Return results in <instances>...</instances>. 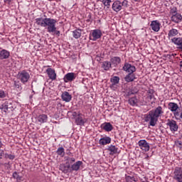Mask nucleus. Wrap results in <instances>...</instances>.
<instances>
[{
    "instance_id": "2f4dec72",
    "label": "nucleus",
    "mask_w": 182,
    "mask_h": 182,
    "mask_svg": "<svg viewBox=\"0 0 182 182\" xmlns=\"http://www.w3.org/2000/svg\"><path fill=\"white\" fill-rule=\"evenodd\" d=\"M73 36L75 39H79V38H80V36H82V31L79 30V29L78 30H75L73 32Z\"/></svg>"
},
{
    "instance_id": "cd10ccee",
    "label": "nucleus",
    "mask_w": 182,
    "mask_h": 182,
    "mask_svg": "<svg viewBox=\"0 0 182 182\" xmlns=\"http://www.w3.org/2000/svg\"><path fill=\"white\" fill-rule=\"evenodd\" d=\"M101 67L104 70H109L112 68V63L110 61H103Z\"/></svg>"
},
{
    "instance_id": "0eeeda50",
    "label": "nucleus",
    "mask_w": 182,
    "mask_h": 182,
    "mask_svg": "<svg viewBox=\"0 0 182 182\" xmlns=\"http://www.w3.org/2000/svg\"><path fill=\"white\" fill-rule=\"evenodd\" d=\"M122 69L124 72H127V73H134L136 71V67L129 63H125Z\"/></svg>"
},
{
    "instance_id": "c85d7f7f",
    "label": "nucleus",
    "mask_w": 182,
    "mask_h": 182,
    "mask_svg": "<svg viewBox=\"0 0 182 182\" xmlns=\"http://www.w3.org/2000/svg\"><path fill=\"white\" fill-rule=\"evenodd\" d=\"M108 151H109V154L113 156V154H117L118 149L114 145H110L107 148Z\"/></svg>"
},
{
    "instance_id": "412c9836",
    "label": "nucleus",
    "mask_w": 182,
    "mask_h": 182,
    "mask_svg": "<svg viewBox=\"0 0 182 182\" xmlns=\"http://www.w3.org/2000/svg\"><path fill=\"white\" fill-rule=\"evenodd\" d=\"M61 97L63 102H69L72 100V95L66 91L63 92Z\"/></svg>"
},
{
    "instance_id": "6e6552de",
    "label": "nucleus",
    "mask_w": 182,
    "mask_h": 182,
    "mask_svg": "<svg viewBox=\"0 0 182 182\" xmlns=\"http://www.w3.org/2000/svg\"><path fill=\"white\" fill-rule=\"evenodd\" d=\"M138 146L144 151H149V150H150V145L149 144V143H147V141L144 139L139 141Z\"/></svg>"
},
{
    "instance_id": "473e14b6",
    "label": "nucleus",
    "mask_w": 182,
    "mask_h": 182,
    "mask_svg": "<svg viewBox=\"0 0 182 182\" xmlns=\"http://www.w3.org/2000/svg\"><path fill=\"white\" fill-rule=\"evenodd\" d=\"M65 160L66 161L65 164H69L70 166V164H73V163L76 161V159L75 158L70 156H65Z\"/></svg>"
},
{
    "instance_id": "58836bf2",
    "label": "nucleus",
    "mask_w": 182,
    "mask_h": 182,
    "mask_svg": "<svg viewBox=\"0 0 182 182\" xmlns=\"http://www.w3.org/2000/svg\"><path fill=\"white\" fill-rule=\"evenodd\" d=\"M5 159H9V160H14L15 159V155L11 154H5Z\"/></svg>"
},
{
    "instance_id": "2eb2a0df",
    "label": "nucleus",
    "mask_w": 182,
    "mask_h": 182,
    "mask_svg": "<svg viewBox=\"0 0 182 182\" xmlns=\"http://www.w3.org/2000/svg\"><path fill=\"white\" fill-rule=\"evenodd\" d=\"M171 21L175 22V23H180V22L182 21L181 14L177 12H173L171 16Z\"/></svg>"
},
{
    "instance_id": "a19ab883",
    "label": "nucleus",
    "mask_w": 182,
    "mask_h": 182,
    "mask_svg": "<svg viewBox=\"0 0 182 182\" xmlns=\"http://www.w3.org/2000/svg\"><path fill=\"white\" fill-rule=\"evenodd\" d=\"M13 178H16V180H17V181H19L21 179V176H19V174H18L16 172H14L13 173Z\"/></svg>"
},
{
    "instance_id": "f8f14e48",
    "label": "nucleus",
    "mask_w": 182,
    "mask_h": 182,
    "mask_svg": "<svg viewBox=\"0 0 182 182\" xmlns=\"http://www.w3.org/2000/svg\"><path fill=\"white\" fill-rule=\"evenodd\" d=\"M87 122L86 118L82 117V114L80 112L78 113L77 117L75 118V123L77 126H85V123Z\"/></svg>"
},
{
    "instance_id": "09e8293b",
    "label": "nucleus",
    "mask_w": 182,
    "mask_h": 182,
    "mask_svg": "<svg viewBox=\"0 0 182 182\" xmlns=\"http://www.w3.org/2000/svg\"><path fill=\"white\" fill-rule=\"evenodd\" d=\"M56 35H60V31L55 30Z\"/></svg>"
},
{
    "instance_id": "79ce46f5",
    "label": "nucleus",
    "mask_w": 182,
    "mask_h": 182,
    "mask_svg": "<svg viewBox=\"0 0 182 182\" xmlns=\"http://www.w3.org/2000/svg\"><path fill=\"white\" fill-rule=\"evenodd\" d=\"M6 93L4 90H0V99H5Z\"/></svg>"
},
{
    "instance_id": "8fccbe9b",
    "label": "nucleus",
    "mask_w": 182,
    "mask_h": 182,
    "mask_svg": "<svg viewBox=\"0 0 182 182\" xmlns=\"http://www.w3.org/2000/svg\"><path fill=\"white\" fill-rule=\"evenodd\" d=\"M129 95H134V92L131 91V92H129Z\"/></svg>"
},
{
    "instance_id": "4be33fe9",
    "label": "nucleus",
    "mask_w": 182,
    "mask_h": 182,
    "mask_svg": "<svg viewBox=\"0 0 182 182\" xmlns=\"http://www.w3.org/2000/svg\"><path fill=\"white\" fill-rule=\"evenodd\" d=\"M83 163L81 161H77L70 166L71 171H77Z\"/></svg>"
},
{
    "instance_id": "1a4fd4ad",
    "label": "nucleus",
    "mask_w": 182,
    "mask_h": 182,
    "mask_svg": "<svg viewBox=\"0 0 182 182\" xmlns=\"http://www.w3.org/2000/svg\"><path fill=\"white\" fill-rule=\"evenodd\" d=\"M76 79V74L75 73H68L63 77L65 83H68V82H73Z\"/></svg>"
},
{
    "instance_id": "20e7f679",
    "label": "nucleus",
    "mask_w": 182,
    "mask_h": 182,
    "mask_svg": "<svg viewBox=\"0 0 182 182\" xmlns=\"http://www.w3.org/2000/svg\"><path fill=\"white\" fill-rule=\"evenodd\" d=\"M17 76L18 79H19L23 85L28 83L29 79H31V75H29V73L26 72V70H23L18 73Z\"/></svg>"
},
{
    "instance_id": "bb28decb",
    "label": "nucleus",
    "mask_w": 182,
    "mask_h": 182,
    "mask_svg": "<svg viewBox=\"0 0 182 182\" xmlns=\"http://www.w3.org/2000/svg\"><path fill=\"white\" fill-rule=\"evenodd\" d=\"M177 35H178V30L172 28L168 33V39H171V38H174V36H177Z\"/></svg>"
},
{
    "instance_id": "9b49d317",
    "label": "nucleus",
    "mask_w": 182,
    "mask_h": 182,
    "mask_svg": "<svg viewBox=\"0 0 182 182\" xmlns=\"http://www.w3.org/2000/svg\"><path fill=\"white\" fill-rule=\"evenodd\" d=\"M11 105H12V101L7 100L0 106V109L4 112V113H6L9 109H14L13 107H9Z\"/></svg>"
},
{
    "instance_id": "ddd939ff",
    "label": "nucleus",
    "mask_w": 182,
    "mask_h": 182,
    "mask_svg": "<svg viewBox=\"0 0 182 182\" xmlns=\"http://www.w3.org/2000/svg\"><path fill=\"white\" fill-rule=\"evenodd\" d=\"M102 31L99 29L93 30L92 32V38H90L91 41H97V39H100L102 38Z\"/></svg>"
},
{
    "instance_id": "a18cd8bd",
    "label": "nucleus",
    "mask_w": 182,
    "mask_h": 182,
    "mask_svg": "<svg viewBox=\"0 0 182 182\" xmlns=\"http://www.w3.org/2000/svg\"><path fill=\"white\" fill-rule=\"evenodd\" d=\"M79 114V113L76 112H73V116L74 118L76 119V117H77V115Z\"/></svg>"
},
{
    "instance_id": "423d86ee",
    "label": "nucleus",
    "mask_w": 182,
    "mask_h": 182,
    "mask_svg": "<svg viewBox=\"0 0 182 182\" xmlns=\"http://www.w3.org/2000/svg\"><path fill=\"white\" fill-rule=\"evenodd\" d=\"M166 126L169 127V129L172 133H174L178 130V125L177 124V122L173 119H168Z\"/></svg>"
},
{
    "instance_id": "5701e85b",
    "label": "nucleus",
    "mask_w": 182,
    "mask_h": 182,
    "mask_svg": "<svg viewBox=\"0 0 182 182\" xmlns=\"http://www.w3.org/2000/svg\"><path fill=\"white\" fill-rule=\"evenodd\" d=\"M37 121L38 123L43 124L48 122V115L45 114H40L37 117Z\"/></svg>"
},
{
    "instance_id": "e433bc0d",
    "label": "nucleus",
    "mask_w": 182,
    "mask_h": 182,
    "mask_svg": "<svg viewBox=\"0 0 182 182\" xmlns=\"http://www.w3.org/2000/svg\"><path fill=\"white\" fill-rule=\"evenodd\" d=\"M14 87L18 90H22V85L19 81H14Z\"/></svg>"
},
{
    "instance_id": "5fc2aeb1",
    "label": "nucleus",
    "mask_w": 182,
    "mask_h": 182,
    "mask_svg": "<svg viewBox=\"0 0 182 182\" xmlns=\"http://www.w3.org/2000/svg\"><path fill=\"white\" fill-rule=\"evenodd\" d=\"M136 2L139 1V0H134Z\"/></svg>"
},
{
    "instance_id": "39448f33",
    "label": "nucleus",
    "mask_w": 182,
    "mask_h": 182,
    "mask_svg": "<svg viewBox=\"0 0 182 182\" xmlns=\"http://www.w3.org/2000/svg\"><path fill=\"white\" fill-rule=\"evenodd\" d=\"M173 180L177 182H182V168L176 166L173 170Z\"/></svg>"
},
{
    "instance_id": "ea45409f",
    "label": "nucleus",
    "mask_w": 182,
    "mask_h": 182,
    "mask_svg": "<svg viewBox=\"0 0 182 182\" xmlns=\"http://www.w3.org/2000/svg\"><path fill=\"white\" fill-rule=\"evenodd\" d=\"M101 2H102L105 6H110V4L112 3L109 0H102Z\"/></svg>"
},
{
    "instance_id": "6ab92c4d",
    "label": "nucleus",
    "mask_w": 182,
    "mask_h": 182,
    "mask_svg": "<svg viewBox=\"0 0 182 182\" xmlns=\"http://www.w3.org/2000/svg\"><path fill=\"white\" fill-rule=\"evenodd\" d=\"M60 170L65 174H67V173H72V170L70 169V164H61L60 166Z\"/></svg>"
},
{
    "instance_id": "4d7b16f0",
    "label": "nucleus",
    "mask_w": 182,
    "mask_h": 182,
    "mask_svg": "<svg viewBox=\"0 0 182 182\" xmlns=\"http://www.w3.org/2000/svg\"><path fill=\"white\" fill-rule=\"evenodd\" d=\"M68 154H70V152H68Z\"/></svg>"
},
{
    "instance_id": "9d476101",
    "label": "nucleus",
    "mask_w": 182,
    "mask_h": 182,
    "mask_svg": "<svg viewBox=\"0 0 182 182\" xmlns=\"http://www.w3.org/2000/svg\"><path fill=\"white\" fill-rule=\"evenodd\" d=\"M171 41L172 43H174V45L176 46L177 49H179V50H182V38L178 37V38H172L171 39Z\"/></svg>"
},
{
    "instance_id": "c03bdc74",
    "label": "nucleus",
    "mask_w": 182,
    "mask_h": 182,
    "mask_svg": "<svg viewBox=\"0 0 182 182\" xmlns=\"http://www.w3.org/2000/svg\"><path fill=\"white\" fill-rule=\"evenodd\" d=\"M87 22H92V14H90V13L87 14Z\"/></svg>"
},
{
    "instance_id": "c756f323",
    "label": "nucleus",
    "mask_w": 182,
    "mask_h": 182,
    "mask_svg": "<svg viewBox=\"0 0 182 182\" xmlns=\"http://www.w3.org/2000/svg\"><path fill=\"white\" fill-rule=\"evenodd\" d=\"M122 60L119 57H113L110 59L111 65H114V66H117L120 63Z\"/></svg>"
},
{
    "instance_id": "864d4df0",
    "label": "nucleus",
    "mask_w": 182,
    "mask_h": 182,
    "mask_svg": "<svg viewBox=\"0 0 182 182\" xmlns=\"http://www.w3.org/2000/svg\"><path fill=\"white\" fill-rule=\"evenodd\" d=\"M9 107H12V105H9Z\"/></svg>"
},
{
    "instance_id": "603ef678",
    "label": "nucleus",
    "mask_w": 182,
    "mask_h": 182,
    "mask_svg": "<svg viewBox=\"0 0 182 182\" xmlns=\"http://www.w3.org/2000/svg\"><path fill=\"white\" fill-rule=\"evenodd\" d=\"M58 106H62V104L59 103V104L58 105Z\"/></svg>"
},
{
    "instance_id": "f03ea898",
    "label": "nucleus",
    "mask_w": 182,
    "mask_h": 182,
    "mask_svg": "<svg viewBox=\"0 0 182 182\" xmlns=\"http://www.w3.org/2000/svg\"><path fill=\"white\" fill-rule=\"evenodd\" d=\"M128 4L129 1H127V0H123L122 1H115L112 4V9L114 12H120L122 9L127 8Z\"/></svg>"
},
{
    "instance_id": "37998d69",
    "label": "nucleus",
    "mask_w": 182,
    "mask_h": 182,
    "mask_svg": "<svg viewBox=\"0 0 182 182\" xmlns=\"http://www.w3.org/2000/svg\"><path fill=\"white\" fill-rule=\"evenodd\" d=\"M175 144H176V147H178L179 149H182V141H175Z\"/></svg>"
},
{
    "instance_id": "393cba45",
    "label": "nucleus",
    "mask_w": 182,
    "mask_h": 182,
    "mask_svg": "<svg viewBox=\"0 0 182 182\" xmlns=\"http://www.w3.org/2000/svg\"><path fill=\"white\" fill-rule=\"evenodd\" d=\"M168 109L171 110V112L178 113L177 112V109H178V105L176 102H169L168 105Z\"/></svg>"
},
{
    "instance_id": "3c124183",
    "label": "nucleus",
    "mask_w": 182,
    "mask_h": 182,
    "mask_svg": "<svg viewBox=\"0 0 182 182\" xmlns=\"http://www.w3.org/2000/svg\"><path fill=\"white\" fill-rule=\"evenodd\" d=\"M180 71L182 72V66H180Z\"/></svg>"
},
{
    "instance_id": "6e6d98bb",
    "label": "nucleus",
    "mask_w": 182,
    "mask_h": 182,
    "mask_svg": "<svg viewBox=\"0 0 182 182\" xmlns=\"http://www.w3.org/2000/svg\"><path fill=\"white\" fill-rule=\"evenodd\" d=\"M181 139H182V134H181Z\"/></svg>"
},
{
    "instance_id": "de8ad7c7",
    "label": "nucleus",
    "mask_w": 182,
    "mask_h": 182,
    "mask_svg": "<svg viewBox=\"0 0 182 182\" xmlns=\"http://www.w3.org/2000/svg\"><path fill=\"white\" fill-rule=\"evenodd\" d=\"M106 7L104 8L105 11H109L110 6H105Z\"/></svg>"
},
{
    "instance_id": "7c9ffc66",
    "label": "nucleus",
    "mask_w": 182,
    "mask_h": 182,
    "mask_svg": "<svg viewBox=\"0 0 182 182\" xmlns=\"http://www.w3.org/2000/svg\"><path fill=\"white\" fill-rule=\"evenodd\" d=\"M110 82L112 83L111 86H115V85H119V82H120V77L117 76H114L110 78Z\"/></svg>"
},
{
    "instance_id": "dca6fc26",
    "label": "nucleus",
    "mask_w": 182,
    "mask_h": 182,
    "mask_svg": "<svg viewBox=\"0 0 182 182\" xmlns=\"http://www.w3.org/2000/svg\"><path fill=\"white\" fill-rule=\"evenodd\" d=\"M11 56V53L5 49L0 50V60H4V59H9Z\"/></svg>"
},
{
    "instance_id": "f3484780",
    "label": "nucleus",
    "mask_w": 182,
    "mask_h": 182,
    "mask_svg": "<svg viewBox=\"0 0 182 182\" xmlns=\"http://www.w3.org/2000/svg\"><path fill=\"white\" fill-rule=\"evenodd\" d=\"M47 75H48L49 79L51 80H56V73L55 70L52 68H48L46 70Z\"/></svg>"
},
{
    "instance_id": "f704fd0d",
    "label": "nucleus",
    "mask_w": 182,
    "mask_h": 182,
    "mask_svg": "<svg viewBox=\"0 0 182 182\" xmlns=\"http://www.w3.org/2000/svg\"><path fill=\"white\" fill-rule=\"evenodd\" d=\"M56 153L58 156L63 157V156H65V149L63 147H60L57 149Z\"/></svg>"
},
{
    "instance_id": "f257e3e1",
    "label": "nucleus",
    "mask_w": 182,
    "mask_h": 182,
    "mask_svg": "<svg viewBox=\"0 0 182 182\" xmlns=\"http://www.w3.org/2000/svg\"><path fill=\"white\" fill-rule=\"evenodd\" d=\"M56 22L55 18H36V23L38 26L43 28H47V31L49 33L56 32Z\"/></svg>"
},
{
    "instance_id": "4468645a",
    "label": "nucleus",
    "mask_w": 182,
    "mask_h": 182,
    "mask_svg": "<svg viewBox=\"0 0 182 182\" xmlns=\"http://www.w3.org/2000/svg\"><path fill=\"white\" fill-rule=\"evenodd\" d=\"M151 112L159 119L161 116L164 114V111L163 110V107L161 106L157 107L155 109L151 110Z\"/></svg>"
},
{
    "instance_id": "4c0bfd02",
    "label": "nucleus",
    "mask_w": 182,
    "mask_h": 182,
    "mask_svg": "<svg viewBox=\"0 0 182 182\" xmlns=\"http://www.w3.org/2000/svg\"><path fill=\"white\" fill-rule=\"evenodd\" d=\"M126 181H127V182H137V181H136L135 177L130 176H128L126 177Z\"/></svg>"
},
{
    "instance_id": "b1692460",
    "label": "nucleus",
    "mask_w": 182,
    "mask_h": 182,
    "mask_svg": "<svg viewBox=\"0 0 182 182\" xmlns=\"http://www.w3.org/2000/svg\"><path fill=\"white\" fill-rule=\"evenodd\" d=\"M111 141L112 139L110 137L105 136L100 139V144H101L102 146H106V144H110Z\"/></svg>"
},
{
    "instance_id": "a878e982",
    "label": "nucleus",
    "mask_w": 182,
    "mask_h": 182,
    "mask_svg": "<svg viewBox=\"0 0 182 182\" xmlns=\"http://www.w3.org/2000/svg\"><path fill=\"white\" fill-rule=\"evenodd\" d=\"M101 127L105 130V132H112L113 130V125L110 122H105L102 124Z\"/></svg>"
},
{
    "instance_id": "49530a36",
    "label": "nucleus",
    "mask_w": 182,
    "mask_h": 182,
    "mask_svg": "<svg viewBox=\"0 0 182 182\" xmlns=\"http://www.w3.org/2000/svg\"><path fill=\"white\" fill-rule=\"evenodd\" d=\"M4 150H0V160L2 159V156H4Z\"/></svg>"
},
{
    "instance_id": "a211bd4d",
    "label": "nucleus",
    "mask_w": 182,
    "mask_h": 182,
    "mask_svg": "<svg viewBox=\"0 0 182 182\" xmlns=\"http://www.w3.org/2000/svg\"><path fill=\"white\" fill-rule=\"evenodd\" d=\"M150 26L154 32L160 31V23L157 20L151 21Z\"/></svg>"
},
{
    "instance_id": "c9c22d12",
    "label": "nucleus",
    "mask_w": 182,
    "mask_h": 182,
    "mask_svg": "<svg viewBox=\"0 0 182 182\" xmlns=\"http://www.w3.org/2000/svg\"><path fill=\"white\" fill-rule=\"evenodd\" d=\"M147 93V97L149 99V100H151V99L154 97V90L150 89L148 90Z\"/></svg>"
},
{
    "instance_id": "7ed1b4c3",
    "label": "nucleus",
    "mask_w": 182,
    "mask_h": 182,
    "mask_svg": "<svg viewBox=\"0 0 182 182\" xmlns=\"http://www.w3.org/2000/svg\"><path fill=\"white\" fill-rule=\"evenodd\" d=\"M145 122L149 123V126H152L154 127L156 124H157V122H159V119L154 114V113L151 111H149L146 115H145Z\"/></svg>"
},
{
    "instance_id": "72a5a7b5",
    "label": "nucleus",
    "mask_w": 182,
    "mask_h": 182,
    "mask_svg": "<svg viewBox=\"0 0 182 182\" xmlns=\"http://www.w3.org/2000/svg\"><path fill=\"white\" fill-rule=\"evenodd\" d=\"M139 100L136 97H132L129 100V103L131 106H136L137 105Z\"/></svg>"
},
{
    "instance_id": "aec40b11",
    "label": "nucleus",
    "mask_w": 182,
    "mask_h": 182,
    "mask_svg": "<svg viewBox=\"0 0 182 182\" xmlns=\"http://www.w3.org/2000/svg\"><path fill=\"white\" fill-rule=\"evenodd\" d=\"M136 79V75L133 73H128V75H127L124 77L125 82H127V83H130V82H134Z\"/></svg>"
}]
</instances>
